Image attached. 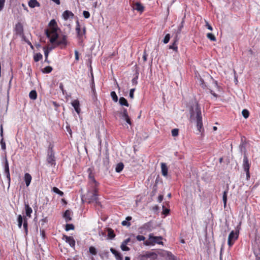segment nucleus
Instances as JSON below:
<instances>
[{
	"mask_svg": "<svg viewBox=\"0 0 260 260\" xmlns=\"http://www.w3.org/2000/svg\"><path fill=\"white\" fill-rule=\"evenodd\" d=\"M238 238V232H235L232 231L229 234L228 237V243L229 246H232L234 242Z\"/></svg>",
	"mask_w": 260,
	"mask_h": 260,
	"instance_id": "ddd939ff",
	"label": "nucleus"
},
{
	"mask_svg": "<svg viewBox=\"0 0 260 260\" xmlns=\"http://www.w3.org/2000/svg\"><path fill=\"white\" fill-rule=\"evenodd\" d=\"M138 78V76H137L136 77L132 79V82L133 84L136 85L137 84V83H138V82H137Z\"/></svg>",
	"mask_w": 260,
	"mask_h": 260,
	"instance_id": "4d7b16f0",
	"label": "nucleus"
},
{
	"mask_svg": "<svg viewBox=\"0 0 260 260\" xmlns=\"http://www.w3.org/2000/svg\"><path fill=\"white\" fill-rule=\"evenodd\" d=\"M75 60L76 61H78L79 59V52L77 50H75Z\"/></svg>",
	"mask_w": 260,
	"mask_h": 260,
	"instance_id": "13d9d810",
	"label": "nucleus"
},
{
	"mask_svg": "<svg viewBox=\"0 0 260 260\" xmlns=\"http://www.w3.org/2000/svg\"><path fill=\"white\" fill-rule=\"evenodd\" d=\"M161 173L164 176H167L168 175V167L164 162L161 163Z\"/></svg>",
	"mask_w": 260,
	"mask_h": 260,
	"instance_id": "b1692460",
	"label": "nucleus"
},
{
	"mask_svg": "<svg viewBox=\"0 0 260 260\" xmlns=\"http://www.w3.org/2000/svg\"><path fill=\"white\" fill-rule=\"evenodd\" d=\"M162 238L161 236H153V234H150L149 235L148 240L145 241L144 244L146 246L154 245L156 243L162 244Z\"/></svg>",
	"mask_w": 260,
	"mask_h": 260,
	"instance_id": "20e7f679",
	"label": "nucleus"
},
{
	"mask_svg": "<svg viewBox=\"0 0 260 260\" xmlns=\"http://www.w3.org/2000/svg\"><path fill=\"white\" fill-rule=\"evenodd\" d=\"M207 37L211 41H215L216 40L215 36L212 33H208L207 34Z\"/></svg>",
	"mask_w": 260,
	"mask_h": 260,
	"instance_id": "58836bf2",
	"label": "nucleus"
},
{
	"mask_svg": "<svg viewBox=\"0 0 260 260\" xmlns=\"http://www.w3.org/2000/svg\"><path fill=\"white\" fill-rule=\"evenodd\" d=\"M74 229V225L73 224H67L66 226V230L69 231Z\"/></svg>",
	"mask_w": 260,
	"mask_h": 260,
	"instance_id": "c03bdc74",
	"label": "nucleus"
},
{
	"mask_svg": "<svg viewBox=\"0 0 260 260\" xmlns=\"http://www.w3.org/2000/svg\"><path fill=\"white\" fill-rule=\"evenodd\" d=\"M98 189L96 187H93V191H89L86 194V199L89 203L92 202L98 203Z\"/></svg>",
	"mask_w": 260,
	"mask_h": 260,
	"instance_id": "423d86ee",
	"label": "nucleus"
},
{
	"mask_svg": "<svg viewBox=\"0 0 260 260\" xmlns=\"http://www.w3.org/2000/svg\"><path fill=\"white\" fill-rule=\"evenodd\" d=\"M91 77H92V79H91L90 86H91V88L92 93L94 94H95V85H94V79H93V75L92 73H91Z\"/></svg>",
	"mask_w": 260,
	"mask_h": 260,
	"instance_id": "473e14b6",
	"label": "nucleus"
},
{
	"mask_svg": "<svg viewBox=\"0 0 260 260\" xmlns=\"http://www.w3.org/2000/svg\"><path fill=\"white\" fill-rule=\"evenodd\" d=\"M0 143H1V148H2V149L4 151L6 150V143L4 140V138H2L1 140V141H0Z\"/></svg>",
	"mask_w": 260,
	"mask_h": 260,
	"instance_id": "a19ab883",
	"label": "nucleus"
},
{
	"mask_svg": "<svg viewBox=\"0 0 260 260\" xmlns=\"http://www.w3.org/2000/svg\"><path fill=\"white\" fill-rule=\"evenodd\" d=\"M121 224L123 226L127 225L128 226L131 225V223L128 222L127 221L124 220L121 222Z\"/></svg>",
	"mask_w": 260,
	"mask_h": 260,
	"instance_id": "bf43d9fd",
	"label": "nucleus"
},
{
	"mask_svg": "<svg viewBox=\"0 0 260 260\" xmlns=\"http://www.w3.org/2000/svg\"><path fill=\"white\" fill-rule=\"evenodd\" d=\"M179 130L177 128H174L172 130L171 133L173 137H176L178 135Z\"/></svg>",
	"mask_w": 260,
	"mask_h": 260,
	"instance_id": "37998d69",
	"label": "nucleus"
},
{
	"mask_svg": "<svg viewBox=\"0 0 260 260\" xmlns=\"http://www.w3.org/2000/svg\"><path fill=\"white\" fill-rule=\"evenodd\" d=\"M83 15L85 18L87 19L90 17V14L88 11H84L83 12Z\"/></svg>",
	"mask_w": 260,
	"mask_h": 260,
	"instance_id": "49530a36",
	"label": "nucleus"
},
{
	"mask_svg": "<svg viewBox=\"0 0 260 260\" xmlns=\"http://www.w3.org/2000/svg\"><path fill=\"white\" fill-rule=\"evenodd\" d=\"M242 116L245 118H247L249 115V112L247 109H244L242 111Z\"/></svg>",
	"mask_w": 260,
	"mask_h": 260,
	"instance_id": "ea45409f",
	"label": "nucleus"
},
{
	"mask_svg": "<svg viewBox=\"0 0 260 260\" xmlns=\"http://www.w3.org/2000/svg\"><path fill=\"white\" fill-rule=\"evenodd\" d=\"M121 117L129 125L132 124L131 119L128 116L127 111L126 109L123 108L120 112Z\"/></svg>",
	"mask_w": 260,
	"mask_h": 260,
	"instance_id": "4468645a",
	"label": "nucleus"
},
{
	"mask_svg": "<svg viewBox=\"0 0 260 260\" xmlns=\"http://www.w3.org/2000/svg\"><path fill=\"white\" fill-rule=\"evenodd\" d=\"M40 232H41V235L42 238L44 239L45 237V231L43 230H41Z\"/></svg>",
	"mask_w": 260,
	"mask_h": 260,
	"instance_id": "e2e57ef3",
	"label": "nucleus"
},
{
	"mask_svg": "<svg viewBox=\"0 0 260 260\" xmlns=\"http://www.w3.org/2000/svg\"><path fill=\"white\" fill-rule=\"evenodd\" d=\"M157 255L154 252L145 251L140 254L138 258L139 260H155L157 258Z\"/></svg>",
	"mask_w": 260,
	"mask_h": 260,
	"instance_id": "39448f33",
	"label": "nucleus"
},
{
	"mask_svg": "<svg viewBox=\"0 0 260 260\" xmlns=\"http://www.w3.org/2000/svg\"><path fill=\"white\" fill-rule=\"evenodd\" d=\"M119 103L121 106H125L126 107L129 106V104L127 101L123 97H120L119 100Z\"/></svg>",
	"mask_w": 260,
	"mask_h": 260,
	"instance_id": "bb28decb",
	"label": "nucleus"
},
{
	"mask_svg": "<svg viewBox=\"0 0 260 260\" xmlns=\"http://www.w3.org/2000/svg\"><path fill=\"white\" fill-rule=\"evenodd\" d=\"M245 172H246V179L248 180L250 178L249 170V171L247 170V171H246Z\"/></svg>",
	"mask_w": 260,
	"mask_h": 260,
	"instance_id": "0e129e2a",
	"label": "nucleus"
},
{
	"mask_svg": "<svg viewBox=\"0 0 260 260\" xmlns=\"http://www.w3.org/2000/svg\"><path fill=\"white\" fill-rule=\"evenodd\" d=\"M76 24L75 30L77 33L78 43L80 45L82 46L84 40L86 38V27L84 26L81 27L78 20L76 21Z\"/></svg>",
	"mask_w": 260,
	"mask_h": 260,
	"instance_id": "7ed1b4c3",
	"label": "nucleus"
},
{
	"mask_svg": "<svg viewBox=\"0 0 260 260\" xmlns=\"http://www.w3.org/2000/svg\"><path fill=\"white\" fill-rule=\"evenodd\" d=\"M147 54L145 51L144 52L143 55V59L144 61H146L147 60Z\"/></svg>",
	"mask_w": 260,
	"mask_h": 260,
	"instance_id": "774afa93",
	"label": "nucleus"
},
{
	"mask_svg": "<svg viewBox=\"0 0 260 260\" xmlns=\"http://www.w3.org/2000/svg\"><path fill=\"white\" fill-rule=\"evenodd\" d=\"M111 96L114 102H117L118 101V96L115 91H112L110 93Z\"/></svg>",
	"mask_w": 260,
	"mask_h": 260,
	"instance_id": "c9c22d12",
	"label": "nucleus"
},
{
	"mask_svg": "<svg viewBox=\"0 0 260 260\" xmlns=\"http://www.w3.org/2000/svg\"><path fill=\"white\" fill-rule=\"evenodd\" d=\"M52 71V68L50 66H47L42 70L44 73H50Z\"/></svg>",
	"mask_w": 260,
	"mask_h": 260,
	"instance_id": "f704fd0d",
	"label": "nucleus"
},
{
	"mask_svg": "<svg viewBox=\"0 0 260 260\" xmlns=\"http://www.w3.org/2000/svg\"><path fill=\"white\" fill-rule=\"evenodd\" d=\"M252 245L255 260H260V239L256 238Z\"/></svg>",
	"mask_w": 260,
	"mask_h": 260,
	"instance_id": "0eeeda50",
	"label": "nucleus"
},
{
	"mask_svg": "<svg viewBox=\"0 0 260 260\" xmlns=\"http://www.w3.org/2000/svg\"><path fill=\"white\" fill-rule=\"evenodd\" d=\"M120 247L123 251H129L130 250L129 248L126 246V245H124V244H121Z\"/></svg>",
	"mask_w": 260,
	"mask_h": 260,
	"instance_id": "a18cd8bd",
	"label": "nucleus"
},
{
	"mask_svg": "<svg viewBox=\"0 0 260 260\" xmlns=\"http://www.w3.org/2000/svg\"><path fill=\"white\" fill-rule=\"evenodd\" d=\"M131 239L129 238L125 239L123 241L122 243V244H124V245H127L129 242H130Z\"/></svg>",
	"mask_w": 260,
	"mask_h": 260,
	"instance_id": "680f3d73",
	"label": "nucleus"
},
{
	"mask_svg": "<svg viewBox=\"0 0 260 260\" xmlns=\"http://www.w3.org/2000/svg\"><path fill=\"white\" fill-rule=\"evenodd\" d=\"M88 174V178L91 181H92L94 184V186L93 187H96L99 183L95 180L94 175L92 174V170L91 168H89L87 169V171Z\"/></svg>",
	"mask_w": 260,
	"mask_h": 260,
	"instance_id": "a211bd4d",
	"label": "nucleus"
},
{
	"mask_svg": "<svg viewBox=\"0 0 260 260\" xmlns=\"http://www.w3.org/2000/svg\"><path fill=\"white\" fill-rule=\"evenodd\" d=\"M29 98L31 100H35L37 98V93L36 90H32L29 93Z\"/></svg>",
	"mask_w": 260,
	"mask_h": 260,
	"instance_id": "c756f323",
	"label": "nucleus"
},
{
	"mask_svg": "<svg viewBox=\"0 0 260 260\" xmlns=\"http://www.w3.org/2000/svg\"><path fill=\"white\" fill-rule=\"evenodd\" d=\"M4 168H5V173L6 175V177H7L9 182H10V180H11V178H10V171H9V167L8 161L6 157L5 158Z\"/></svg>",
	"mask_w": 260,
	"mask_h": 260,
	"instance_id": "dca6fc26",
	"label": "nucleus"
},
{
	"mask_svg": "<svg viewBox=\"0 0 260 260\" xmlns=\"http://www.w3.org/2000/svg\"><path fill=\"white\" fill-rule=\"evenodd\" d=\"M163 198L164 196L162 195H159L158 197V202L160 203L162 201Z\"/></svg>",
	"mask_w": 260,
	"mask_h": 260,
	"instance_id": "69168bd1",
	"label": "nucleus"
},
{
	"mask_svg": "<svg viewBox=\"0 0 260 260\" xmlns=\"http://www.w3.org/2000/svg\"><path fill=\"white\" fill-rule=\"evenodd\" d=\"M170 37V35L169 34H167L163 40L164 43L167 44L169 42Z\"/></svg>",
	"mask_w": 260,
	"mask_h": 260,
	"instance_id": "79ce46f5",
	"label": "nucleus"
},
{
	"mask_svg": "<svg viewBox=\"0 0 260 260\" xmlns=\"http://www.w3.org/2000/svg\"><path fill=\"white\" fill-rule=\"evenodd\" d=\"M5 3V0H0V11H1L3 9Z\"/></svg>",
	"mask_w": 260,
	"mask_h": 260,
	"instance_id": "3c124183",
	"label": "nucleus"
},
{
	"mask_svg": "<svg viewBox=\"0 0 260 260\" xmlns=\"http://www.w3.org/2000/svg\"><path fill=\"white\" fill-rule=\"evenodd\" d=\"M110 251L115 256H117L119 253L118 251H117L116 250H115L113 248H111L110 249Z\"/></svg>",
	"mask_w": 260,
	"mask_h": 260,
	"instance_id": "5fc2aeb1",
	"label": "nucleus"
},
{
	"mask_svg": "<svg viewBox=\"0 0 260 260\" xmlns=\"http://www.w3.org/2000/svg\"><path fill=\"white\" fill-rule=\"evenodd\" d=\"M72 105L74 108L76 112L79 114L80 112V104L79 101L77 100H74L72 102Z\"/></svg>",
	"mask_w": 260,
	"mask_h": 260,
	"instance_id": "412c9836",
	"label": "nucleus"
},
{
	"mask_svg": "<svg viewBox=\"0 0 260 260\" xmlns=\"http://www.w3.org/2000/svg\"><path fill=\"white\" fill-rule=\"evenodd\" d=\"M123 168L124 165L123 163L119 162L116 165L115 171L117 173H120L123 170Z\"/></svg>",
	"mask_w": 260,
	"mask_h": 260,
	"instance_id": "7c9ffc66",
	"label": "nucleus"
},
{
	"mask_svg": "<svg viewBox=\"0 0 260 260\" xmlns=\"http://www.w3.org/2000/svg\"><path fill=\"white\" fill-rule=\"evenodd\" d=\"M43 49L44 50L45 58H48L49 53V50H48V48H46V47H44Z\"/></svg>",
	"mask_w": 260,
	"mask_h": 260,
	"instance_id": "09e8293b",
	"label": "nucleus"
},
{
	"mask_svg": "<svg viewBox=\"0 0 260 260\" xmlns=\"http://www.w3.org/2000/svg\"><path fill=\"white\" fill-rule=\"evenodd\" d=\"M135 90V88H132L129 91V97L131 99H133L134 98V93Z\"/></svg>",
	"mask_w": 260,
	"mask_h": 260,
	"instance_id": "603ef678",
	"label": "nucleus"
},
{
	"mask_svg": "<svg viewBox=\"0 0 260 260\" xmlns=\"http://www.w3.org/2000/svg\"><path fill=\"white\" fill-rule=\"evenodd\" d=\"M200 85L202 86V87L205 88V87H206V85L205 84L204 80L202 78L200 79Z\"/></svg>",
	"mask_w": 260,
	"mask_h": 260,
	"instance_id": "6e6d98bb",
	"label": "nucleus"
},
{
	"mask_svg": "<svg viewBox=\"0 0 260 260\" xmlns=\"http://www.w3.org/2000/svg\"><path fill=\"white\" fill-rule=\"evenodd\" d=\"M89 252L92 255H96L97 254V250L93 246H90L89 247Z\"/></svg>",
	"mask_w": 260,
	"mask_h": 260,
	"instance_id": "4c0bfd02",
	"label": "nucleus"
},
{
	"mask_svg": "<svg viewBox=\"0 0 260 260\" xmlns=\"http://www.w3.org/2000/svg\"><path fill=\"white\" fill-rule=\"evenodd\" d=\"M228 192V190H226L223 192V196H222V200L224 204V207L225 208L226 206V201H227V194Z\"/></svg>",
	"mask_w": 260,
	"mask_h": 260,
	"instance_id": "2f4dec72",
	"label": "nucleus"
},
{
	"mask_svg": "<svg viewBox=\"0 0 260 260\" xmlns=\"http://www.w3.org/2000/svg\"><path fill=\"white\" fill-rule=\"evenodd\" d=\"M62 239L64 240L67 243H69L71 247H75V240L73 237L63 235Z\"/></svg>",
	"mask_w": 260,
	"mask_h": 260,
	"instance_id": "2eb2a0df",
	"label": "nucleus"
},
{
	"mask_svg": "<svg viewBox=\"0 0 260 260\" xmlns=\"http://www.w3.org/2000/svg\"><path fill=\"white\" fill-rule=\"evenodd\" d=\"M43 58V55L40 53H36L34 55V59L36 62H38Z\"/></svg>",
	"mask_w": 260,
	"mask_h": 260,
	"instance_id": "72a5a7b5",
	"label": "nucleus"
},
{
	"mask_svg": "<svg viewBox=\"0 0 260 260\" xmlns=\"http://www.w3.org/2000/svg\"><path fill=\"white\" fill-rule=\"evenodd\" d=\"M18 226L19 228H21L22 224L23 226L26 235L28 233V224L27 218L26 217L22 216L21 215H19L17 217Z\"/></svg>",
	"mask_w": 260,
	"mask_h": 260,
	"instance_id": "6e6552de",
	"label": "nucleus"
},
{
	"mask_svg": "<svg viewBox=\"0 0 260 260\" xmlns=\"http://www.w3.org/2000/svg\"><path fill=\"white\" fill-rule=\"evenodd\" d=\"M242 166L244 171L249 170L250 164L249 163L248 159L246 153H244L243 162Z\"/></svg>",
	"mask_w": 260,
	"mask_h": 260,
	"instance_id": "f3484780",
	"label": "nucleus"
},
{
	"mask_svg": "<svg viewBox=\"0 0 260 260\" xmlns=\"http://www.w3.org/2000/svg\"><path fill=\"white\" fill-rule=\"evenodd\" d=\"M117 260H122V256L120 253H118L117 256H115Z\"/></svg>",
	"mask_w": 260,
	"mask_h": 260,
	"instance_id": "052dcab7",
	"label": "nucleus"
},
{
	"mask_svg": "<svg viewBox=\"0 0 260 260\" xmlns=\"http://www.w3.org/2000/svg\"><path fill=\"white\" fill-rule=\"evenodd\" d=\"M47 221V220L46 218H43L42 219L40 220V222L41 223L42 225H43L45 223H46Z\"/></svg>",
	"mask_w": 260,
	"mask_h": 260,
	"instance_id": "338daca9",
	"label": "nucleus"
},
{
	"mask_svg": "<svg viewBox=\"0 0 260 260\" xmlns=\"http://www.w3.org/2000/svg\"><path fill=\"white\" fill-rule=\"evenodd\" d=\"M134 9L140 12H142L144 11L143 6L140 3H137L134 7Z\"/></svg>",
	"mask_w": 260,
	"mask_h": 260,
	"instance_id": "cd10ccee",
	"label": "nucleus"
},
{
	"mask_svg": "<svg viewBox=\"0 0 260 260\" xmlns=\"http://www.w3.org/2000/svg\"><path fill=\"white\" fill-rule=\"evenodd\" d=\"M47 161L51 166H55V165L54 153L53 151V148L51 145L48 147Z\"/></svg>",
	"mask_w": 260,
	"mask_h": 260,
	"instance_id": "9d476101",
	"label": "nucleus"
},
{
	"mask_svg": "<svg viewBox=\"0 0 260 260\" xmlns=\"http://www.w3.org/2000/svg\"><path fill=\"white\" fill-rule=\"evenodd\" d=\"M107 231H108V237L109 239H112L115 237V234L114 233V231L112 229L108 228L107 229Z\"/></svg>",
	"mask_w": 260,
	"mask_h": 260,
	"instance_id": "c85d7f7f",
	"label": "nucleus"
},
{
	"mask_svg": "<svg viewBox=\"0 0 260 260\" xmlns=\"http://www.w3.org/2000/svg\"><path fill=\"white\" fill-rule=\"evenodd\" d=\"M153 229V222L150 221L144 223L139 228L140 233L145 234L147 232H151Z\"/></svg>",
	"mask_w": 260,
	"mask_h": 260,
	"instance_id": "1a4fd4ad",
	"label": "nucleus"
},
{
	"mask_svg": "<svg viewBox=\"0 0 260 260\" xmlns=\"http://www.w3.org/2000/svg\"><path fill=\"white\" fill-rule=\"evenodd\" d=\"M24 208L26 216L29 218L31 217V214L32 213V210L27 203H24Z\"/></svg>",
	"mask_w": 260,
	"mask_h": 260,
	"instance_id": "6ab92c4d",
	"label": "nucleus"
},
{
	"mask_svg": "<svg viewBox=\"0 0 260 260\" xmlns=\"http://www.w3.org/2000/svg\"><path fill=\"white\" fill-rule=\"evenodd\" d=\"M162 208H163V211H162L163 214L165 215H167L170 211L169 209L165 208L164 206H162Z\"/></svg>",
	"mask_w": 260,
	"mask_h": 260,
	"instance_id": "864d4df0",
	"label": "nucleus"
},
{
	"mask_svg": "<svg viewBox=\"0 0 260 260\" xmlns=\"http://www.w3.org/2000/svg\"><path fill=\"white\" fill-rule=\"evenodd\" d=\"M67 37L66 35H62L61 37H59L52 44H54L56 46H60L61 48H64L67 45Z\"/></svg>",
	"mask_w": 260,
	"mask_h": 260,
	"instance_id": "9b49d317",
	"label": "nucleus"
},
{
	"mask_svg": "<svg viewBox=\"0 0 260 260\" xmlns=\"http://www.w3.org/2000/svg\"><path fill=\"white\" fill-rule=\"evenodd\" d=\"M14 31L15 35L17 36H21V37L24 38V35L23 33V26L21 23L18 22L15 24L14 27Z\"/></svg>",
	"mask_w": 260,
	"mask_h": 260,
	"instance_id": "f8f14e48",
	"label": "nucleus"
},
{
	"mask_svg": "<svg viewBox=\"0 0 260 260\" xmlns=\"http://www.w3.org/2000/svg\"><path fill=\"white\" fill-rule=\"evenodd\" d=\"M52 190L54 192L58 194L61 197L63 195V192L56 187H53Z\"/></svg>",
	"mask_w": 260,
	"mask_h": 260,
	"instance_id": "e433bc0d",
	"label": "nucleus"
},
{
	"mask_svg": "<svg viewBox=\"0 0 260 260\" xmlns=\"http://www.w3.org/2000/svg\"><path fill=\"white\" fill-rule=\"evenodd\" d=\"M189 113L191 120L196 122L197 129L201 132L203 128L202 116L201 108L197 102L190 107Z\"/></svg>",
	"mask_w": 260,
	"mask_h": 260,
	"instance_id": "f257e3e1",
	"label": "nucleus"
},
{
	"mask_svg": "<svg viewBox=\"0 0 260 260\" xmlns=\"http://www.w3.org/2000/svg\"><path fill=\"white\" fill-rule=\"evenodd\" d=\"M71 211L69 210H67L65 211L63 214V217L66 220V222H69L72 220L71 217Z\"/></svg>",
	"mask_w": 260,
	"mask_h": 260,
	"instance_id": "5701e85b",
	"label": "nucleus"
},
{
	"mask_svg": "<svg viewBox=\"0 0 260 260\" xmlns=\"http://www.w3.org/2000/svg\"><path fill=\"white\" fill-rule=\"evenodd\" d=\"M173 41L174 42L172 43V44L170 45L169 49H172L174 51L177 52L178 50L177 43L178 42V38L177 35H176V36L174 37Z\"/></svg>",
	"mask_w": 260,
	"mask_h": 260,
	"instance_id": "aec40b11",
	"label": "nucleus"
},
{
	"mask_svg": "<svg viewBox=\"0 0 260 260\" xmlns=\"http://www.w3.org/2000/svg\"><path fill=\"white\" fill-rule=\"evenodd\" d=\"M136 239L139 241H144L145 237L142 235H138L136 236Z\"/></svg>",
	"mask_w": 260,
	"mask_h": 260,
	"instance_id": "de8ad7c7",
	"label": "nucleus"
},
{
	"mask_svg": "<svg viewBox=\"0 0 260 260\" xmlns=\"http://www.w3.org/2000/svg\"><path fill=\"white\" fill-rule=\"evenodd\" d=\"M49 26L51 27V31H50L48 29H46L45 33L47 37L50 38V42L53 43L58 38V35L57 33L58 28L56 21L54 19L51 20L49 23Z\"/></svg>",
	"mask_w": 260,
	"mask_h": 260,
	"instance_id": "f03ea898",
	"label": "nucleus"
},
{
	"mask_svg": "<svg viewBox=\"0 0 260 260\" xmlns=\"http://www.w3.org/2000/svg\"><path fill=\"white\" fill-rule=\"evenodd\" d=\"M28 4L29 7L31 8L40 6V3L37 0H30Z\"/></svg>",
	"mask_w": 260,
	"mask_h": 260,
	"instance_id": "393cba45",
	"label": "nucleus"
},
{
	"mask_svg": "<svg viewBox=\"0 0 260 260\" xmlns=\"http://www.w3.org/2000/svg\"><path fill=\"white\" fill-rule=\"evenodd\" d=\"M168 256L169 257V260H176V257L174 255H172L171 252L168 253Z\"/></svg>",
	"mask_w": 260,
	"mask_h": 260,
	"instance_id": "8fccbe9b",
	"label": "nucleus"
},
{
	"mask_svg": "<svg viewBox=\"0 0 260 260\" xmlns=\"http://www.w3.org/2000/svg\"><path fill=\"white\" fill-rule=\"evenodd\" d=\"M24 180L26 183V186H28L30 183L31 180V176L28 173H25L24 175Z\"/></svg>",
	"mask_w": 260,
	"mask_h": 260,
	"instance_id": "a878e982",
	"label": "nucleus"
},
{
	"mask_svg": "<svg viewBox=\"0 0 260 260\" xmlns=\"http://www.w3.org/2000/svg\"><path fill=\"white\" fill-rule=\"evenodd\" d=\"M74 16V14L71 11L69 10L65 11L62 14V17L66 20H68L70 18H72Z\"/></svg>",
	"mask_w": 260,
	"mask_h": 260,
	"instance_id": "4be33fe9",
	"label": "nucleus"
}]
</instances>
